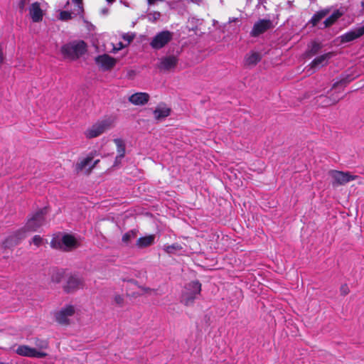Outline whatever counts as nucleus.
Segmentation results:
<instances>
[{
	"instance_id": "1",
	"label": "nucleus",
	"mask_w": 364,
	"mask_h": 364,
	"mask_svg": "<svg viewBox=\"0 0 364 364\" xmlns=\"http://www.w3.org/2000/svg\"><path fill=\"white\" fill-rule=\"evenodd\" d=\"M44 213L45 210H41L36 212L32 218L27 221L23 228L17 230L6 239L4 243V246L6 247H10L16 245L26 236L27 232L36 231L44 223Z\"/></svg>"
},
{
	"instance_id": "2",
	"label": "nucleus",
	"mask_w": 364,
	"mask_h": 364,
	"mask_svg": "<svg viewBox=\"0 0 364 364\" xmlns=\"http://www.w3.org/2000/svg\"><path fill=\"white\" fill-rule=\"evenodd\" d=\"M86 50L87 46L82 41H75L66 43L60 48V52L63 58L71 60L78 59Z\"/></svg>"
},
{
	"instance_id": "3",
	"label": "nucleus",
	"mask_w": 364,
	"mask_h": 364,
	"mask_svg": "<svg viewBox=\"0 0 364 364\" xmlns=\"http://www.w3.org/2000/svg\"><path fill=\"white\" fill-rule=\"evenodd\" d=\"M50 245L55 249L63 251H71L80 246V241L74 236L66 234L62 237H55L51 240Z\"/></svg>"
},
{
	"instance_id": "4",
	"label": "nucleus",
	"mask_w": 364,
	"mask_h": 364,
	"mask_svg": "<svg viewBox=\"0 0 364 364\" xmlns=\"http://www.w3.org/2000/svg\"><path fill=\"white\" fill-rule=\"evenodd\" d=\"M201 291V284L198 281H192L185 286L181 301L186 305H191Z\"/></svg>"
},
{
	"instance_id": "5",
	"label": "nucleus",
	"mask_w": 364,
	"mask_h": 364,
	"mask_svg": "<svg viewBox=\"0 0 364 364\" xmlns=\"http://www.w3.org/2000/svg\"><path fill=\"white\" fill-rule=\"evenodd\" d=\"M112 123V121L109 119L98 121L88 128L85 131V134L89 139L97 137L108 129L111 127Z\"/></svg>"
},
{
	"instance_id": "6",
	"label": "nucleus",
	"mask_w": 364,
	"mask_h": 364,
	"mask_svg": "<svg viewBox=\"0 0 364 364\" xmlns=\"http://www.w3.org/2000/svg\"><path fill=\"white\" fill-rule=\"evenodd\" d=\"M331 178V183L333 187L343 186L356 178V176L351 175L348 172L331 170L328 172Z\"/></svg>"
},
{
	"instance_id": "7",
	"label": "nucleus",
	"mask_w": 364,
	"mask_h": 364,
	"mask_svg": "<svg viewBox=\"0 0 364 364\" xmlns=\"http://www.w3.org/2000/svg\"><path fill=\"white\" fill-rule=\"evenodd\" d=\"M172 38L173 33L169 31H162L154 36L150 42V46L152 48L159 50L167 45Z\"/></svg>"
},
{
	"instance_id": "8",
	"label": "nucleus",
	"mask_w": 364,
	"mask_h": 364,
	"mask_svg": "<svg viewBox=\"0 0 364 364\" xmlns=\"http://www.w3.org/2000/svg\"><path fill=\"white\" fill-rule=\"evenodd\" d=\"M14 352L20 356L28 357L31 358H46L47 353H41L36 348L27 345H19L14 350Z\"/></svg>"
},
{
	"instance_id": "9",
	"label": "nucleus",
	"mask_w": 364,
	"mask_h": 364,
	"mask_svg": "<svg viewBox=\"0 0 364 364\" xmlns=\"http://www.w3.org/2000/svg\"><path fill=\"white\" fill-rule=\"evenodd\" d=\"M178 62V56L169 55L163 56L158 60L157 68L161 72H168L174 69Z\"/></svg>"
},
{
	"instance_id": "10",
	"label": "nucleus",
	"mask_w": 364,
	"mask_h": 364,
	"mask_svg": "<svg viewBox=\"0 0 364 364\" xmlns=\"http://www.w3.org/2000/svg\"><path fill=\"white\" fill-rule=\"evenodd\" d=\"M75 312V309L73 305H66L55 313V321L60 324H68Z\"/></svg>"
},
{
	"instance_id": "11",
	"label": "nucleus",
	"mask_w": 364,
	"mask_h": 364,
	"mask_svg": "<svg viewBox=\"0 0 364 364\" xmlns=\"http://www.w3.org/2000/svg\"><path fill=\"white\" fill-rule=\"evenodd\" d=\"M272 28H273V23L270 20L260 19L254 24L250 35L252 37H257Z\"/></svg>"
},
{
	"instance_id": "12",
	"label": "nucleus",
	"mask_w": 364,
	"mask_h": 364,
	"mask_svg": "<svg viewBox=\"0 0 364 364\" xmlns=\"http://www.w3.org/2000/svg\"><path fill=\"white\" fill-rule=\"evenodd\" d=\"M95 63L102 70H109L115 65L116 60L107 54H103L95 58Z\"/></svg>"
},
{
	"instance_id": "13",
	"label": "nucleus",
	"mask_w": 364,
	"mask_h": 364,
	"mask_svg": "<svg viewBox=\"0 0 364 364\" xmlns=\"http://www.w3.org/2000/svg\"><path fill=\"white\" fill-rule=\"evenodd\" d=\"M364 35V26L350 30L341 36L342 43L353 41Z\"/></svg>"
},
{
	"instance_id": "14",
	"label": "nucleus",
	"mask_w": 364,
	"mask_h": 364,
	"mask_svg": "<svg viewBox=\"0 0 364 364\" xmlns=\"http://www.w3.org/2000/svg\"><path fill=\"white\" fill-rule=\"evenodd\" d=\"M82 287V280L77 275H71L68 279L67 283L64 287L65 291L70 292L78 289Z\"/></svg>"
},
{
	"instance_id": "15",
	"label": "nucleus",
	"mask_w": 364,
	"mask_h": 364,
	"mask_svg": "<svg viewBox=\"0 0 364 364\" xmlns=\"http://www.w3.org/2000/svg\"><path fill=\"white\" fill-rule=\"evenodd\" d=\"M149 100V95L146 92H136L129 97V101L134 105H144Z\"/></svg>"
},
{
	"instance_id": "16",
	"label": "nucleus",
	"mask_w": 364,
	"mask_h": 364,
	"mask_svg": "<svg viewBox=\"0 0 364 364\" xmlns=\"http://www.w3.org/2000/svg\"><path fill=\"white\" fill-rule=\"evenodd\" d=\"M29 14L33 22H39L42 21L43 13L37 1H35L30 6Z\"/></svg>"
},
{
	"instance_id": "17",
	"label": "nucleus",
	"mask_w": 364,
	"mask_h": 364,
	"mask_svg": "<svg viewBox=\"0 0 364 364\" xmlns=\"http://www.w3.org/2000/svg\"><path fill=\"white\" fill-rule=\"evenodd\" d=\"M333 56V53H327L316 57L314 60L311 63V68H316L318 67H322L327 64L328 60Z\"/></svg>"
},
{
	"instance_id": "18",
	"label": "nucleus",
	"mask_w": 364,
	"mask_h": 364,
	"mask_svg": "<svg viewBox=\"0 0 364 364\" xmlns=\"http://www.w3.org/2000/svg\"><path fill=\"white\" fill-rule=\"evenodd\" d=\"M171 109L164 104L159 105L154 111V118L157 120H161L170 114Z\"/></svg>"
},
{
	"instance_id": "19",
	"label": "nucleus",
	"mask_w": 364,
	"mask_h": 364,
	"mask_svg": "<svg viewBox=\"0 0 364 364\" xmlns=\"http://www.w3.org/2000/svg\"><path fill=\"white\" fill-rule=\"evenodd\" d=\"M114 142L117 148V156H116L114 161V166H117L124 156L125 144L124 141L121 139H115Z\"/></svg>"
},
{
	"instance_id": "20",
	"label": "nucleus",
	"mask_w": 364,
	"mask_h": 364,
	"mask_svg": "<svg viewBox=\"0 0 364 364\" xmlns=\"http://www.w3.org/2000/svg\"><path fill=\"white\" fill-rule=\"evenodd\" d=\"M261 60L259 53L257 52H251L246 55L245 58V64L247 66H254Z\"/></svg>"
},
{
	"instance_id": "21",
	"label": "nucleus",
	"mask_w": 364,
	"mask_h": 364,
	"mask_svg": "<svg viewBox=\"0 0 364 364\" xmlns=\"http://www.w3.org/2000/svg\"><path fill=\"white\" fill-rule=\"evenodd\" d=\"M68 6H70L71 12L74 16L81 15L83 12V1H67Z\"/></svg>"
},
{
	"instance_id": "22",
	"label": "nucleus",
	"mask_w": 364,
	"mask_h": 364,
	"mask_svg": "<svg viewBox=\"0 0 364 364\" xmlns=\"http://www.w3.org/2000/svg\"><path fill=\"white\" fill-rule=\"evenodd\" d=\"M155 240L154 235H149L145 237H141L137 240L136 245L140 248H144L151 245Z\"/></svg>"
},
{
	"instance_id": "23",
	"label": "nucleus",
	"mask_w": 364,
	"mask_h": 364,
	"mask_svg": "<svg viewBox=\"0 0 364 364\" xmlns=\"http://www.w3.org/2000/svg\"><path fill=\"white\" fill-rule=\"evenodd\" d=\"M342 15L343 12H340L339 11L333 12L323 22V26L321 28H326L331 26Z\"/></svg>"
},
{
	"instance_id": "24",
	"label": "nucleus",
	"mask_w": 364,
	"mask_h": 364,
	"mask_svg": "<svg viewBox=\"0 0 364 364\" xmlns=\"http://www.w3.org/2000/svg\"><path fill=\"white\" fill-rule=\"evenodd\" d=\"M328 13V10H321L316 12L311 18V23L313 26H317L318 22L323 18L326 16H327Z\"/></svg>"
},
{
	"instance_id": "25",
	"label": "nucleus",
	"mask_w": 364,
	"mask_h": 364,
	"mask_svg": "<svg viewBox=\"0 0 364 364\" xmlns=\"http://www.w3.org/2000/svg\"><path fill=\"white\" fill-rule=\"evenodd\" d=\"M37 350H40L41 353H46L44 350L48 348L49 343L46 339L36 338L34 343Z\"/></svg>"
},
{
	"instance_id": "26",
	"label": "nucleus",
	"mask_w": 364,
	"mask_h": 364,
	"mask_svg": "<svg viewBox=\"0 0 364 364\" xmlns=\"http://www.w3.org/2000/svg\"><path fill=\"white\" fill-rule=\"evenodd\" d=\"M181 250L182 247L178 243H174L170 245H166L164 246V250L168 254H174Z\"/></svg>"
},
{
	"instance_id": "27",
	"label": "nucleus",
	"mask_w": 364,
	"mask_h": 364,
	"mask_svg": "<svg viewBox=\"0 0 364 364\" xmlns=\"http://www.w3.org/2000/svg\"><path fill=\"white\" fill-rule=\"evenodd\" d=\"M63 270L53 269L51 273V281L55 284L60 282L63 277Z\"/></svg>"
},
{
	"instance_id": "28",
	"label": "nucleus",
	"mask_w": 364,
	"mask_h": 364,
	"mask_svg": "<svg viewBox=\"0 0 364 364\" xmlns=\"http://www.w3.org/2000/svg\"><path fill=\"white\" fill-rule=\"evenodd\" d=\"M74 17L70 11H61L59 14V18L62 21H68Z\"/></svg>"
},
{
	"instance_id": "29",
	"label": "nucleus",
	"mask_w": 364,
	"mask_h": 364,
	"mask_svg": "<svg viewBox=\"0 0 364 364\" xmlns=\"http://www.w3.org/2000/svg\"><path fill=\"white\" fill-rule=\"evenodd\" d=\"M92 160V156H88L87 157H86L85 159L82 160L80 161V163H79L77 164L78 168L79 169L85 168L87 166H89Z\"/></svg>"
},
{
	"instance_id": "30",
	"label": "nucleus",
	"mask_w": 364,
	"mask_h": 364,
	"mask_svg": "<svg viewBox=\"0 0 364 364\" xmlns=\"http://www.w3.org/2000/svg\"><path fill=\"white\" fill-rule=\"evenodd\" d=\"M321 49V46L319 43H316V42H314L312 44H311V49H310V53L312 54V55H315L316 54L318 50Z\"/></svg>"
},
{
	"instance_id": "31",
	"label": "nucleus",
	"mask_w": 364,
	"mask_h": 364,
	"mask_svg": "<svg viewBox=\"0 0 364 364\" xmlns=\"http://www.w3.org/2000/svg\"><path fill=\"white\" fill-rule=\"evenodd\" d=\"M134 236L135 233L134 232V231L127 232L122 236V241L124 242H128L131 240V238L134 237Z\"/></svg>"
},
{
	"instance_id": "32",
	"label": "nucleus",
	"mask_w": 364,
	"mask_h": 364,
	"mask_svg": "<svg viewBox=\"0 0 364 364\" xmlns=\"http://www.w3.org/2000/svg\"><path fill=\"white\" fill-rule=\"evenodd\" d=\"M43 239L40 235H35L32 239V242L37 247L42 244Z\"/></svg>"
},
{
	"instance_id": "33",
	"label": "nucleus",
	"mask_w": 364,
	"mask_h": 364,
	"mask_svg": "<svg viewBox=\"0 0 364 364\" xmlns=\"http://www.w3.org/2000/svg\"><path fill=\"white\" fill-rule=\"evenodd\" d=\"M134 36L129 33L123 34L122 38L127 41V45H129L134 39Z\"/></svg>"
},
{
	"instance_id": "34",
	"label": "nucleus",
	"mask_w": 364,
	"mask_h": 364,
	"mask_svg": "<svg viewBox=\"0 0 364 364\" xmlns=\"http://www.w3.org/2000/svg\"><path fill=\"white\" fill-rule=\"evenodd\" d=\"M124 301V297L122 295H116L114 296V302L121 306Z\"/></svg>"
},
{
	"instance_id": "35",
	"label": "nucleus",
	"mask_w": 364,
	"mask_h": 364,
	"mask_svg": "<svg viewBox=\"0 0 364 364\" xmlns=\"http://www.w3.org/2000/svg\"><path fill=\"white\" fill-rule=\"evenodd\" d=\"M341 292L343 295H346L349 293V288L347 284H343L341 287Z\"/></svg>"
},
{
	"instance_id": "36",
	"label": "nucleus",
	"mask_w": 364,
	"mask_h": 364,
	"mask_svg": "<svg viewBox=\"0 0 364 364\" xmlns=\"http://www.w3.org/2000/svg\"><path fill=\"white\" fill-rule=\"evenodd\" d=\"M161 14L159 12H154L153 14H150L149 15V18H153L154 21L157 20L160 18Z\"/></svg>"
},
{
	"instance_id": "37",
	"label": "nucleus",
	"mask_w": 364,
	"mask_h": 364,
	"mask_svg": "<svg viewBox=\"0 0 364 364\" xmlns=\"http://www.w3.org/2000/svg\"><path fill=\"white\" fill-rule=\"evenodd\" d=\"M127 46V44L124 45L122 42H119V43H118L117 46L114 47V50L117 51V50H122V48H125Z\"/></svg>"
},
{
	"instance_id": "38",
	"label": "nucleus",
	"mask_w": 364,
	"mask_h": 364,
	"mask_svg": "<svg viewBox=\"0 0 364 364\" xmlns=\"http://www.w3.org/2000/svg\"><path fill=\"white\" fill-rule=\"evenodd\" d=\"M4 59L3 47L0 45V65L3 63Z\"/></svg>"
},
{
	"instance_id": "39",
	"label": "nucleus",
	"mask_w": 364,
	"mask_h": 364,
	"mask_svg": "<svg viewBox=\"0 0 364 364\" xmlns=\"http://www.w3.org/2000/svg\"><path fill=\"white\" fill-rule=\"evenodd\" d=\"M101 12H102V14L105 15V14H107L108 13V9H102Z\"/></svg>"
},
{
	"instance_id": "40",
	"label": "nucleus",
	"mask_w": 364,
	"mask_h": 364,
	"mask_svg": "<svg viewBox=\"0 0 364 364\" xmlns=\"http://www.w3.org/2000/svg\"><path fill=\"white\" fill-rule=\"evenodd\" d=\"M98 162H99V160H96V161L94 162L93 165L92 166V168H93V167H94V166H95Z\"/></svg>"
},
{
	"instance_id": "41",
	"label": "nucleus",
	"mask_w": 364,
	"mask_h": 364,
	"mask_svg": "<svg viewBox=\"0 0 364 364\" xmlns=\"http://www.w3.org/2000/svg\"><path fill=\"white\" fill-rule=\"evenodd\" d=\"M23 3H24V1H21V6H20V7L21 9H23L24 7V4Z\"/></svg>"
},
{
	"instance_id": "42",
	"label": "nucleus",
	"mask_w": 364,
	"mask_h": 364,
	"mask_svg": "<svg viewBox=\"0 0 364 364\" xmlns=\"http://www.w3.org/2000/svg\"><path fill=\"white\" fill-rule=\"evenodd\" d=\"M125 6H129L127 1H122Z\"/></svg>"
},
{
	"instance_id": "43",
	"label": "nucleus",
	"mask_w": 364,
	"mask_h": 364,
	"mask_svg": "<svg viewBox=\"0 0 364 364\" xmlns=\"http://www.w3.org/2000/svg\"><path fill=\"white\" fill-rule=\"evenodd\" d=\"M338 100V99H334L333 101L332 102V103H336Z\"/></svg>"
},
{
	"instance_id": "44",
	"label": "nucleus",
	"mask_w": 364,
	"mask_h": 364,
	"mask_svg": "<svg viewBox=\"0 0 364 364\" xmlns=\"http://www.w3.org/2000/svg\"><path fill=\"white\" fill-rule=\"evenodd\" d=\"M149 4H152L153 3H154L155 1H148Z\"/></svg>"
},
{
	"instance_id": "45",
	"label": "nucleus",
	"mask_w": 364,
	"mask_h": 364,
	"mask_svg": "<svg viewBox=\"0 0 364 364\" xmlns=\"http://www.w3.org/2000/svg\"><path fill=\"white\" fill-rule=\"evenodd\" d=\"M0 364H6V363H2V362H0Z\"/></svg>"
},
{
	"instance_id": "46",
	"label": "nucleus",
	"mask_w": 364,
	"mask_h": 364,
	"mask_svg": "<svg viewBox=\"0 0 364 364\" xmlns=\"http://www.w3.org/2000/svg\"><path fill=\"white\" fill-rule=\"evenodd\" d=\"M362 6H364V1H363Z\"/></svg>"
}]
</instances>
